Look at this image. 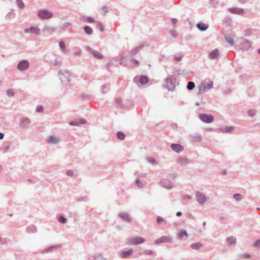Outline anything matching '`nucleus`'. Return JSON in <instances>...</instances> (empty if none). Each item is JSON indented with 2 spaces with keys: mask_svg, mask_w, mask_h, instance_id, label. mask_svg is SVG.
I'll return each instance as SVG.
<instances>
[{
  "mask_svg": "<svg viewBox=\"0 0 260 260\" xmlns=\"http://www.w3.org/2000/svg\"><path fill=\"white\" fill-rule=\"evenodd\" d=\"M59 47L62 52H64L66 49V44L63 41H60L59 43Z\"/></svg>",
  "mask_w": 260,
  "mask_h": 260,
  "instance_id": "obj_45",
  "label": "nucleus"
},
{
  "mask_svg": "<svg viewBox=\"0 0 260 260\" xmlns=\"http://www.w3.org/2000/svg\"><path fill=\"white\" fill-rule=\"evenodd\" d=\"M250 48H251V42L244 38H241L240 48L244 51H247Z\"/></svg>",
  "mask_w": 260,
  "mask_h": 260,
  "instance_id": "obj_6",
  "label": "nucleus"
},
{
  "mask_svg": "<svg viewBox=\"0 0 260 260\" xmlns=\"http://www.w3.org/2000/svg\"><path fill=\"white\" fill-rule=\"evenodd\" d=\"M148 78L144 75H142L139 79V83L142 85H145L148 82Z\"/></svg>",
  "mask_w": 260,
  "mask_h": 260,
  "instance_id": "obj_28",
  "label": "nucleus"
},
{
  "mask_svg": "<svg viewBox=\"0 0 260 260\" xmlns=\"http://www.w3.org/2000/svg\"><path fill=\"white\" fill-rule=\"evenodd\" d=\"M206 89V84H202L199 87V91L204 92Z\"/></svg>",
  "mask_w": 260,
  "mask_h": 260,
  "instance_id": "obj_53",
  "label": "nucleus"
},
{
  "mask_svg": "<svg viewBox=\"0 0 260 260\" xmlns=\"http://www.w3.org/2000/svg\"><path fill=\"white\" fill-rule=\"evenodd\" d=\"M156 222L159 224H160L161 222H164L166 223V221L159 216H158L156 217Z\"/></svg>",
  "mask_w": 260,
  "mask_h": 260,
  "instance_id": "obj_51",
  "label": "nucleus"
},
{
  "mask_svg": "<svg viewBox=\"0 0 260 260\" xmlns=\"http://www.w3.org/2000/svg\"><path fill=\"white\" fill-rule=\"evenodd\" d=\"M58 76L62 83H65L66 82H69L70 81L71 74L69 71H59L58 73Z\"/></svg>",
  "mask_w": 260,
  "mask_h": 260,
  "instance_id": "obj_3",
  "label": "nucleus"
},
{
  "mask_svg": "<svg viewBox=\"0 0 260 260\" xmlns=\"http://www.w3.org/2000/svg\"><path fill=\"white\" fill-rule=\"evenodd\" d=\"M165 87L170 91H174L175 89V85L173 83V80L170 77H167L165 80Z\"/></svg>",
  "mask_w": 260,
  "mask_h": 260,
  "instance_id": "obj_10",
  "label": "nucleus"
},
{
  "mask_svg": "<svg viewBox=\"0 0 260 260\" xmlns=\"http://www.w3.org/2000/svg\"><path fill=\"white\" fill-rule=\"evenodd\" d=\"M203 246L202 244L200 242L193 243L190 245V248L195 249L198 250Z\"/></svg>",
  "mask_w": 260,
  "mask_h": 260,
  "instance_id": "obj_32",
  "label": "nucleus"
},
{
  "mask_svg": "<svg viewBox=\"0 0 260 260\" xmlns=\"http://www.w3.org/2000/svg\"><path fill=\"white\" fill-rule=\"evenodd\" d=\"M171 149L175 152L179 153L183 150V147L178 144L173 143L171 145Z\"/></svg>",
  "mask_w": 260,
  "mask_h": 260,
  "instance_id": "obj_16",
  "label": "nucleus"
},
{
  "mask_svg": "<svg viewBox=\"0 0 260 260\" xmlns=\"http://www.w3.org/2000/svg\"><path fill=\"white\" fill-rule=\"evenodd\" d=\"M48 142L53 144H57L58 142V139L56 137L50 136L48 139Z\"/></svg>",
  "mask_w": 260,
  "mask_h": 260,
  "instance_id": "obj_31",
  "label": "nucleus"
},
{
  "mask_svg": "<svg viewBox=\"0 0 260 260\" xmlns=\"http://www.w3.org/2000/svg\"><path fill=\"white\" fill-rule=\"evenodd\" d=\"M133 253V250L132 249L128 250L122 251L120 253V256L122 258H126L129 257Z\"/></svg>",
  "mask_w": 260,
  "mask_h": 260,
  "instance_id": "obj_21",
  "label": "nucleus"
},
{
  "mask_svg": "<svg viewBox=\"0 0 260 260\" xmlns=\"http://www.w3.org/2000/svg\"><path fill=\"white\" fill-rule=\"evenodd\" d=\"M130 60L132 61V62H134L135 64H136L137 66L139 65V61L137 60V59H134L133 58H132Z\"/></svg>",
  "mask_w": 260,
  "mask_h": 260,
  "instance_id": "obj_64",
  "label": "nucleus"
},
{
  "mask_svg": "<svg viewBox=\"0 0 260 260\" xmlns=\"http://www.w3.org/2000/svg\"><path fill=\"white\" fill-rule=\"evenodd\" d=\"M233 198L236 201L238 202L242 200V195H241L240 193L234 194L233 196Z\"/></svg>",
  "mask_w": 260,
  "mask_h": 260,
  "instance_id": "obj_41",
  "label": "nucleus"
},
{
  "mask_svg": "<svg viewBox=\"0 0 260 260\" xmlns=\"http://www.w3.org/2000/svg\"><path fill=\"white\" fill-rule=\"evenodd\" d=\"M55 30H56V28L53 26H50L48 25H46L42 29V31L43 33H45L48 35H51L52 33L54 32Z\"/></svg>",
  "mask_w": 260,
  "mask_h": 260,
  "instance_id": "obj_15",
  "label": "nucleus"
},
{
  "mask_svg": "<svg viewBox=\"0 0 260 260\" xmlns=\"http://www.w3.org/2000/svg\"><path fill=\"white\" fill-rule=\"evenodd\" d=\"M145 239L141 237H133L128 240L129 245H136L145 242Z\"/></svg>",
  "mask_w": 260,
  "mask_h": 260,
  "instance_id": "obj_5",
  "label": "nucleus"
},
{
  "mask_svg": "<svg viewBox=\"0 0 260 260\" xmlns=\"http://www.w3.org/2000/svg\"><path fill=\"white\" fill-rule=\"evenodd\" d=\"M2 150H3V153L9 152L10 150V145L7 143L3 144V146H2Z\"/></svg>",
  "mask_w": 260,
  "mask_h": 260,
  "instance_id": "obj_36",
  "label": "nucleus"
},
{
  "mask_svg": "<svg viewBox=\"0 0 260 260\" xmlns=\"http://www.w3.org/2000/svg\"><path fill=\"white\" fill-rule=\"evenodd\" d=\"M197 27L200 31H204L208 29L209 26L203 22H199L197 24Z\"/></svg>",
  "mask_w": 260,
  "mask_h": 260,
  "instance_id": "obj_22",
  "label": "nucleus"
},
{
  "mask_svg": "<svg viewBox=\"0 0 260 260\" xmlns=\"http://www.w3.org/2000/svg\"><path fill=\"white\" fill-rule=\"evenodd\" d=\"M195 87V84L193 82H188L187 85V89L189 90L193 89Z\"/></svg>",
  "mask_w": 260,
  "mask_h": 260,
  "instance_id": "obj_37",
  "label": "nucleus"
},
{
  "mask_svg": "<svg viewBox=\"0 0 260 260\" xmlns=\"http://www.w3.org/2000/svg\"><path fill=\"white\" fill-rule=\"evenodd\" d=\"M30 123V120L28 118H23L20 122V126L22 127L27 126Z\"/></svg>",
  "mask_w": 260,
  "mask_h": 260,
  "instance_id": "obj_26",
  "label": "nucleus"
},
{
  "mask_svg": "<svg viewBox=\"0 0 260 260\" xmlns=\"http://www.w3.org/2000/svg\"><path fill=\"white\" fill-rule=\"evenodd\" d=\"M191 141L192 142H200L202 141V136L198 134H195L191 136Z\"/></svg>",
  "mask_w": 260,
  "mask_h": 260,
  "instance_id": "obj_25",
  "label": "nucleus"
},
{
  "mask_svg": "<svg viewBox=\"0 0 260 260\" xmlns=\"http://www.w3.org/2000/svg\"><path fill=\"white\" fill-rule=\"evenodd\" d=\"M213 82L212 81H210V82L206 84V88H208V89H211L213 87Z\"/></svg>",
  "mask_w": 260,
  "mask_h": 260,
  "instance_id": "obj_59",
  "label": "nucleus"
},
{
  "mask_svg": "<svg viewBox=\"0 0 260 260\" xmlns=\"http://www.w3.org/2000/svg\"><path fill=\"white\" fill-rule=\"evenodd\" d=\"M118 216L124 221L127 222H131V217L129 216L128 213L121 212L118 214Z\"/></svg>",
  "mask_w": 260,
  "mask_h": 260,
  "instance_id": "obj_19",
  "label": "nucleus"
},
{
  "mask_svg": "<svg viewBox=\"0 0 260 260\" xmlns=\"http://www.w3.org/2000/svg\"><path fill=\"white\" fill-rule=\"evenodd\" d=\"M110 84H105L102 86L101 87V92L103 94H105L107 93L109 89H110Z\"/></svg>",
  "mask_w": 260,
  "mask_h": 260,
  "instance_id": "obj_30",
  "label": "nucleus"
},
{
  "mask_svg": "<svg viewBox=\"0 0 260 260\" xmlns=\"http://www.w3.org/2000/svg\"><path fill=\"white\" fill-rule=\"evenodd\" d=\"M179 163H186L187 162V159L185 158L181 157L178 160Z\"/></svg>",
  "mask_w": 260,
  "mask_h": 260,
  "instance_id": "obj_56",
  "label": "nucleus"
},
{
  "mask_svg": "<svg viewBox=\"0 0 260 260\" xmlns=\"http://www.w3.org/2000/svg\"><path fill=\"white\" fill-rule=\"evenodd\" d=\"M116 137L118 139L123 140L125 138V135L122 132L118 131L116 133Z\"/></svg>",
  "mask_w": 260,
  "mask_h": 260,
  "instance_id": "obj_34",
  "label": "nucleus"
},
{
  "mask_svg": "<svg viewBox=\"0 0 260 260\" xmlns=\"http://www.w3.org/2000/svg\"><path fill=\"white\" fill-rule=\"evenodd\" d=\"M153 250H145L143 252V253L146 255H151L153 254Z\"/></svg>",
  "mask_w": 260,
  "mask_h": 260,
  "instance_id": "obj_57",
  "label": "nucleus"
},
{
  "mask_svg": "<svg viewBox=\"0 0 260 260\" xmlns=\"http://www.w3.org/2000/svg\"><path fill=\"white\" fill-rule=\"evenodd\" d=\"M67 175L69 176H72L74 175V172L73 170H68L66 173Z\"/></svg>",
  "mask_w": 260,
  "mask_h": 260,
  "instance_id": "obj_62",
  "label": "nucleus"
},
{
  "mask_svg": "<svg viewBox=\"0 0 260 260\" xmlns=\"http://www.w3.org/2000/svg\"><path fill=\"white\" fill-rule=\"evenodd\" d=\"M71 25V23H70V22H66V23H64L62 25V28L63 29H66V28H67L68 27H69Z\"/></svg>",
  "mask_w": 260,
  "mask_h": 260,
  "instance_id": "obj_58",
  "label": "nucleus"
},
{
  "mask_svg": "<svg viewBox=\"0 0 260 260\" xmlns=\"http://www.w3.org/2000/svg\"><path fill=\"white\" fill-rule=\"evenodd\" d=\"M229 12L235 14H242L244 12V10L242 8H231L229 9Z\"/></svg>",
  "mask_w": 260,
  "mask_h": 260,
  "instance_id": "obj_20",
  "label": "nucleus"
},
{
  "mask_svg": "<svg viewBox=\"0 0 260 260\" xmlns=\"http://www.w3.org/2000/svg\"><path fill=\"white\" fill-rule=\"evenodd\" d=\"M97 27L102 32H103L105 30V27L103 24L100 21L97 22Z\"/></svg>",
  "mask_w": 260,
  "mask_h": 260,
  "instance_id": "obj_38",
  "label": "nucleus"
},
{
  "mask_svg": "<svg viewBox=\"0 0 260 260\" xmlns=\"http://www.w3.org/2000/svg\"><path fill=\"white\" fill-rule=\"evenodd\" d=\"M9 240L7 238H2L0 240V242L2 244H6Z\"/></svg>",
  "mask_w": 260,
  "mask_h": 260,
  "instance_id": "obj_60",
  "label": "nucleus"
},
{
  "mask_svg": "<svg viewBox=\"0 0 260 260\" xmlns=\"http://www.w3.org/2000/svg\"><path fill=\"white\" fill-rule=\"evenodd\" d=\"M29 66V62L27 60L23 59L18 62L17 69L21 72L25 71L28 69Z\"/></svg>",
  "mask_w": 260,
  "mask_h": 260,
  "instance_id": "obj_7",
  "label": "nucleus"
},
{
  "mask_svg": "<svg viewBox=\"0 0 260 260\" xmlns=\"http://www.w3.org/2000/svg\"><path fill=\"white\" fill-rule=\"evenodd\" d=\"M224 21L225 23H227V24H229V25H231V24L232 22L231 18L229 16L225 17L224 19Z\"/></svg>",
  "mask_w": 260,
  "mask_h": 260,
  "instance_id": "obj_50",
  "label": "nucleus"
},
{
  "mask_svg": "<svg viewBox=\"0 0 260 260\" xmlns=\"http://www.w3.org/2000/svg\"><path fill=\"white\" fill-rule=\"evenodd\" d=\"M252 30L249 28H247L244 30V36L246 37H249L252 34Z\"/></svg>",
  "mask_w": 260,
  "mask_h": 260,
  "instance_id": "obj_47",
  "label": "nucleus"
},
{
  "mask_svg": "<svg viewBox=\"0 0 260 260\" xmlns=\"http://www.w3.org/2000/svg\"><path fill=\"white\" fill-rule=\"evenodd\" d=\"M136 184L139 188H142L144 186L143 183L140 181L139 178H137L135 181Z\"/></svg>",
  "mask_w": 260,
  "mask_h": 260,
  "instance_id": "obj_44",
  "label": "nucleus"
},
{
  "mask_svg": "<svg viewBox=\"0 0 260 260\" xmlns=\"http://www.w3.org/2000/svg\"><path fill=\"white\" fill-rule=\"evenodd\" d=\"M160 185L167 189H171L174 187V183L168 179H163L160 182Z\"/></svg>",
  "mask_w": 260,
  "mask_h": 260,
  "instance_id": "obj_8",
  "label": "nucleus"
},
{
  "mask_svg": "<svg viewBox=\"0 0 260 260\" xmlns=\"http://www.w3.org/2000/svg\"><path fill=\"white\" fill-rule=\"evenodd\" d=\"M196 197L197 201L200 205H204L206 202V197L203 193L197 191L196 192Z\"/></svg>",
  "mask_w": 260,
  "mask_h": 260,
  "instance_id": "obj_9",
  "label": "nucleus"
},
{
  "mask_svg": "<svg viewBox=\"0 0 260 260\" xmlns=\"http://www.w3.org/2000/svg\"><path fill=\"white\" fill-rule=\"evenodd\" d=\"M254 246L256 248H260V239L257 240L254 242Z\"/></svg>",
  "mask_w": 260,
  "mask_h": 260,
  "instance_id": "obj_55",
  "label": "nucleus"
},
{
  "mask_svg": "<svg viewBox=\"0 0 260 260\" xmlns=\"http://www.w3.org/2000/svg\"><path fill=\"white\" fill-rule=\"evenodd\" d=\"M226 41L228 42L229 44H230L231 46H233L234 45L235 42L233 38H226Z\"/></svg>",
  "mask_w": 260,
  "mask_h": 260,
  "instance_id": "obj_49",
  "label": "nucleus"
},
{
  "mask_svg": "<svg viewBox=\"0 0 260 260\" xmlns=\"http://www.w3.org/2000/svg\"><path fill=\"white\" fill-rule=\"evenodd\" d=\"M172 237L169 236H162L155 240L154 243L158 245L165 243H172Z\"/></svg>",
  "mask_w": 260,
  "mask_h": 260,
  "instance_id": "obj_4",
  "label": "nucleus"
},
{
  "mask_svg": "<svg viewBox=\"0 0 260 260\" xmlns=\"http://www.w3.org/2000/svg\"><path fill=\"white\" fill-rule=\"evenodd\" d=\"M115 103L120 108H123V109L126 108V107L125 106H124L123 105V104H122V101H121V98H116L115 99Z\"/></svg>",
  "mask_w": 260,
  "mask_h": 260,
  "instance_id": "obj_35",
  "label": "nucleus"
},
{
  "mask_svg": "<svg viewBox=\"0 0 260 260\" xmlns=\"http://www.w3.org/2000/svg\"><path fill=\"white\" fill-rule=\"evenodd\" d=\"M24 31L26 34L30 33L37 36H39L41 34L40 28L37 26H31L29 28H25Z\"/></svg>",
  "mask_w": 260,
  "mask_h": 260,
  "instance_id": "obj_13",
  "label": "nucleus"
},
{
  "mask_svg": "<svg viewBox=\"0 0 260 260\" xmlns=\"http://www.w3.org/2000/svg\"><path fill=\"white\" fill-rule=\"evenodd\" d=\"M178 236L179 239H181L184 236L187 237L188 234L185 230L182 229L179 232Z\"/></svg>",
  "mask_w": 260,
  "mask_h": 260,
  "instance_id": "obj_29",
  "label": "nucleus"
},
{
  "mask_svg": "<svg viewBox=\"0 0 260 260\" xmlns=\"http://www.w3.org/2000/svg\"><path fill=\"white\" fill-rule=\"evenodd\" d=\"M226 241L229 246H231L232 244H235L237 242L236 238L234 236H231L226 238Z\"/></svg>",
  "mask_w": 260,
  "mask_h": 260,
  "instance_id": "obj_27",
  "label": "nucleus"
},
{
  "mask_svg": "<svg viewBox=\"0 0 260 260\" xmlns=\"http://www.w3.org/2000/svg\"><path fill=\"white\" fill-rule=\"evenodd\" d=\"M61 245L60 244L51 245V246H49L44 248V249H43L41 252L42 253H49V252L56 251L58 249L61 248Z\"/></svg>",
  "mask_w": 260,
  "mask_h": 260,
  "instance_id": "obj_11",
  "label": "nucleus"
},
{
  "mask_svg": "<svg viewBox=\"0 0 260 260\" xmlns=\"http://www.w3.org/2000/svg\"><path fill=\"white\" fill-rule=\"evenodd\" d=\"M234 129V127L232 126H226L218 128V131L222 133H231Z\"/></svg>",
  "mask_w": 260,
  "mask_h": 260,
  "instance_id": "obj_18",
  "label": "nucleus"
},
{
  "mask_svg": "<svg viewBox=\"0 0 260 260\" xmlns=\"http://www.w3.org/2000/svg\"><path fill=\"white\" fill-rule=\"evenodd\" d=\"M43 111V107L41 106H39L36 108V111L38 113H41Z\"/></svg>",
  "mask_w": 260,
  "mask_h": 260,
  "instance_id": "obj_61",
  "label": "nucleus"
},
{
  "mask_svg": "<svg viewBox=\"0 0 260 260\" xmlns=\"http://www.w3.org/2000/svg\"><path fill=\"white\" fill-rule=\"evenodd\" d=\"M26 231L28 233H34L37 232V229L36 226L28 227L26 229Z\"/></svg>",
  "mask_w": 260,
  "mask_h": 260,
  "instance_id": "obj_40",
  "label": "nucleus"
},
{
  "mask_svg": "<svg viewBox=\"0 0 260 260\" xmlns=\"http://www.w3.org/2000/svg\"><path fill=\"white\" fill-rule=\"evenodd\" d=\"M257 111L255 109H250L247 111L248 115L252 117L256 115Z\"/></svg>",
  "mask_w": 260,
  "mask_h": 260,
  "instance_id": "obj_42",
  "label": "nucleus"
},
{
  "mask_svg": "<svg viewBox=\"0 0 260 260\" xmlns=\"http://www.w3.org/2000/svg\"><path fill=\"white\" fill-rule=\"evenodd\" d=\"M199 119L204 123H211L214 121V118L211 114L201 113L198 115Z\"/></svg>",
  "mask_w": 260,
  "mask_h": 260,
  "instance_id": "obj_2",
  "label": "nucleus"
},
{
  "mask_svg": "<svg viewBox=\"0 0 260 260\" xmlns=\"http://www.w3.org/2000/svg\"><path fill=\"white\" fill-rule=\"evenodd\" d=\"M58 221L61 223H65L67 221V219L62 215L59 216L58 218Z\"/></svg>",
  "mask_w": 260,
  "mask_h": 260,
  "instance_id": "obj_39",
  "label": "nucleus"
},
{
  "mask_svg": "<svg viewBox=\"0 0 260 260\" xmlns=\"http://www.w3.org/2000/svg\"><path fill=\"white\" fill-rule=\"evenodd\" d=\"M87 260H106L102 254H95L90 256Z\"/></svg>",
  "mask_w": 260,
  "mask_h": 260,
  "instance_id": "obj_23",
  "label": "nucleus"
},
{
  "mask_svg": "<svg viewBox=\"0 0 260 260\" xmlns=\"http://www.w3.org/2000/svg\"><path fill=\"white\" fill-rule=\"evenodd\" d=\"M38 17L42 20L49 19L53 17V13L46 9H40L38 11Z\"/></svg>",
  "mask_w": 260,
  "mask_h": 260,
  "instance_id": "obj_1",
  "label": "nucleus"
},
{
  "mask_svg": "<svg viewBox=\"0 0 260 260\" xmlns=\"http://www.w3.org/2000/svg\"><path fill=\"white\" fill-rule=\"evenodd\" d=\"M6 93L8 96L11 97L14 95V92L13 89H9L7 90Z\"/></svg>",
  "mask_w": 260,
  "mask_h": 260,
  "instance_id": "obj_48",
  "label": "nucleus"
},
{
  "mask_svg": "<svg viewBox=\"0 0 260 260\" xmlns=\"http://www.w3.org/2000/svg\"><path fill=\"white\" fill-rule=\"evenodd\" d=\"M83 29L85 32L88 35H91L93 32L92 28L89 26L86 25L84 26Z\"/></svg>",
  "mask_w": 260,
  "mask_h": 260,
  "instance_id": "obj_33",
  "label": "nucleus"
},
{
  "mask_svg": "<svg viewBox=\"0 0 260 260\" xmlns=\"http://www.w3.org/2000/svg\"><path fill=\"white\" fill-rule=\"evenodd\" d=\"M147 160L148 162H149L152 165H154L156 162L155 159L151 157L147 158Z\"/></svg>",
  "mask_w": 260,
  "mask_h": 260,
  "instance_id": "obj_54",
  "label": "nucleus"
},
{
  "mask_svg": "<svg viewBox=\"0 0 260 260\" xmlns=\"http://www.w3.org/2000/svg\"><path fill=\"white\" fill-rule=\"evenodd\" d=\"M219 54V51L218 49H214L209 53V57L212 59H215L217 58Z\"/></svg>",
  "mask_w": 260,
  "mask_h": 260,
  "instance_id": "obj_24",
  "label": "nucleus"
},
{
  "mask_svg": "<svg viewBox=\"0 0 260 260\" xmlns=\"http://www.w3.org/2000/svg\"><path fill=\"white\" fill-rule=\"evenodd\" d=\"M14 14H11V13H9L6 16V18L7 19H11L14 17Z\"/></svg>",
  "mask_w": 260,
  "mask_h": 260,
  "instance_id": "obj_63",
  "label": "nucleus"
},
{
  "mask_svg": "<svg viewBox=\"0 0 260 260\" xmlns=\"http://www.w3.org/2000/svg\"><path fill=\"white\" fill-rule=\"evenodd\" d=\"M16 5L21 9L24 8V4L22 0H16Z\"/></svg>",
  "mask_w": 260,
  "mask_h": 260,
  "instance_id": "obj_43",
  "label": "nucleus"
},
{
  "mask_svg": "<svg viewBox=\"0 0 260 260\" xmlns=\"http://www.w3.org/2000/svg\"><path fill=\"white\" fill-rule=\"evenodd\" d=\"M144 46H145L144 44H141L138 46H137V47H135L134 48H133L131 51L130 53H131V56L134 57V56H136L139 52V51L140 50H141L144 47Z\"/></svg>",
  "mask_w": 260,
  "mask_h": 260,
  "instance_id": "obj_14",
  "label": "nucleus"
},
{
  "mask_svg": "<svg viewBox=\"0 0 260 260\" xmlns=\"http://www.w3.org/2000/svg\"><path fill=\"white\" fill-rule=\"evenodd\" d=\"M86 120L84 119H76L71 121L69 122V124L71 126H79L81 124L86 123Z\"/></svg>",
  "mask_w": 260,
  "mask_h": 260,
  "instance_id": "obj_17",
  "label": "nucleus"
},
{
  "mask_svg": "<svg viewBox=\"0 0 260 260\" xmlns=\"http://www.w3.org/2000/svg\"><path fill=\"white\" fill-rule=\"evenodd\" d=\"M170 34L174 38H176L178 36L177 33L174 29H171L169 30Z\"/></svg>",
  "mask_w": 260,
  "mask_h": 260,
  "instance_id": "obj_52",
  "label": "nucleus"
},
{
  "mask_svg": "<svg viewBox=\"0 0 260 260\" xmlns=\"http://www.w3.org/2000/svg\"><path fill=\"white\" fill-rule=\"evenodd\" d=\"M86 49L95 58L102 59L103 58V55L98 51L94 50L89 46L86 47Z\"/></svg>",
  "mask_w": 260,
  "mask_h": 260,
  "instance_id": "obj_12",
  "label": "nucleus"
},
{
  "mask_svg": "<svg viewBox=\"0 0 260 260\" xmlns=\"http://www.w3.org/2000/svg\"><path fill=\"white\" fill-rule=\"evenodd\" d=\"M83 19L85 20L88 23H93L95 21L94 18L90 16L86 17L84 18Z\"/></svg>",
  "mask_w": 260,
  "mask_h": 260,
  "instance_id": "obj_46",
  "label": "nucleus"
}]
</instances>
